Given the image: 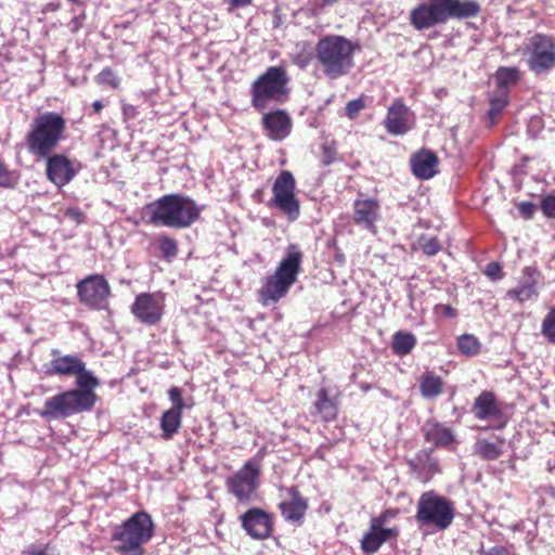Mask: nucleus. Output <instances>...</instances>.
I'll return each mask as SVG.
<instances>
[{
	"instance_id": "obj_1",
	"label": "nucleus",
	"mask_w": 555,
	"mask_h": 555,
	"mask_svg": "<svg viewBox=\"0 0 555 555\" xmlns=\"http://www.w3.org/2000/svg\"><path fill=\"white\" fill-rule=\"evenodd\" d=\"M201 214L202 208L193 198L171 193L147 203L141 210V221L151 225L188 229L199 220Z\"/></svg>"
},
{
	"instance_id": "obj_2",
	"label": "nucleus",
	"mask_w": 555,
	"mask_h": 555,
	"mask_svg": "<svg viewBox=\"0 0 555 555\" xmlns=\"http://www.w3.org/2000/svg\"><path fill=\"white\" fill-rule=\"evenodd\" d=\"M481 11L476 0H427L410 11L409 21L416 30H426L450 20L476 17Z\"/></svg>"
},
{
	"instance_id": "obj_3",
	"label": "nucleus",
	"mask_w": 555,
	"mask_h": 555,
	"mask_svg": "<svg viewBox=\"0 0 555 555\" xmlns=\"http://www.w3.org/2000/svg\"><path fill=\"white\" fill-rule=\"evenodd\" d=\"M357 48L358 44L345 36L325 35L315 43L314 59L326 78L338 79L353 68Z\"/></svg>"
},
{
	"instance_id": "obj_4",
	"label": "nucleus",
	"mask_w": 555,
	"mask_h": 555,
	"mask_svg": "<svg viewBox=\"0 0 555 555\" xmlns=\"http://www.w3.org/2000/svg\"><path fill=\"white\" fill-rule=\"evenodd\" d=\"M304 253L298 245L289 244L285 257L276 267L274 273L269 275L259 289V302L262 306L276 304L284 298L289 288L296 283L301 270Z\"/></svg>"
},
{
	"instance_id": "obj_5",
	"label": "nucleus",
	"mask_w": 555,
	"mask_h": 555,
	"mask_svg": "<svg viewBox=\"0 0 555 555\" xmlns=\"http://www.w3.org/2000/svg\"><path fill=\"white\" fill-rule=\"evenodd\" d=\"M66 119L56 112H46L34 118L25 142L35 157H48L64 139Z\"/></svg>"
},
{
	"instance_id": "obj_6",
	"label": "nucleus",
	"mask_w": 555,
	"mask_h": 555,
	"mask_svg": "<svg viewBox=\"0 0 555 555\" xmlns=\"http://www.w3.org/2000/svg\"><path fill=\"white\" fill-rule=\"evenodd\" d=\"M154 534V522L146 512H137L117 527L112 534L115 551L120 555H143V545Z\"/></svg>"
},
{
	"instance_id": "obj_7",
	"label": "nucleus",
	"mask_w": 555,
	"mask_h": 555,
	"mask_svg": "<svg viewBox=\"0 0 555 555\" xmlns=\"http://www.w3.org/2000/svg\"><path fill=\"white\" fill-rule=\"evenodd\" d=\"M289 76L283 65L269 66L250 85V103L257 111L264 109L270 103H282L289 95Z\"/></svg>"
},
{
	"instance_id": "obj_8",
	"label": "nucleus",
	"mask_w": 555,
	"mask_h": 555,
	"mask_svg": "<svg viewBox=\"0 0 555 555\" xmlns=\"http://www.w3.org/2000/svg\"><path fill=\"white\" fill-rule=\"evenodd\" d=\"M414 517L420 528L444 531L454 520V503L435 490L425 491L417 501Z\"/></svg>"
},
{
	"instance_id": "obj_9",
	"label": "nucleus",
	"mask_w": 555,
	"mask_h": 555,
	"mask_svg": "<svg viewBox=\"0 0 555 555\" xmlns=\"http://www.w3.org/2000/svg\"><path fill=\"white\" fill-rule=\"evenodd\" d=\"M527 66L535 75L548 73L555 68V37L537 33L528 39L524 49Z\"/></svg>"
},
{
	"instance_id": "obj_10",
	"label": "nucleus",
	"mask_w": 555,
	"mask_h": 555,
	"mask_svg": "<svg viewBox=\"0 0 555 555\" xmlns=\"http://www.w3.org/2000/svg\"><path fill=\"white\" fill-rule=\"evenodd\" d=\"M296 180L289 170H282L272 185V197L268 202L270 208L283 212L289 221L300 215V202L296 196Z\"/></svg>"
},
{
	"instance_id": "obj_11",
	"label": "nucleus",
	"mask_w": 555,
	"mask_h": 555,
	"mask_svg": "<svg viewBox=\"0 0 555 555\" xmlns=\"http://www.w3.org/2000/svg\"><path fill=\"white\" fill-rule=\"evenodd\" d=\"M83 391L75 389L63 391L46 400L43 410L39 413L43 418H66L92 410Z\"/></svg>"
},
{
	"instance_id": "obj_12",
	"label": "nucleus",
	"mask_w": 555,
	"mask_h": 555,
	"mask_svg": "<svg viewBox=\"0 0 555 555\" xmlns=\"http://www.w3.org/2000/svg\"><path fill=\"white\" fill-rule=\"evenodd\" d=\"M260 476V463L256 460H249L235 474L227 478V490L240 503H248L259 488Z\"/></svg>"
},
{
	"instance_id": "obj_13",
	"label": "nucleus",
	"mask_w": 555,
	"mask_h": 555,
	"mask_svg": "<svg viewBox=\"0 0 555 555\" xmlns=\"http://www.w3.org/2000/svg\"><path fill=\"white\" fill-rule=\"evenodd\" d=\"M77 297L80 304L91 310L106 308L112 288L102 274H90L76 284Z\"/></svg>"
},
{
	"instance_id": "obj_14",
	"label": "nucleus",
	"mask_w": 555,
	"mask_h": 555,
	"mask_svg": "<svg viewBox=\"0 0 555 555\" xmlns=\"http://www.w3.org/2000/svg\"><path fill=\"white\" fill-rule=\"evenodd\" d=\"M165 307V295L162 292H144L134 297L130 310L141 324L154 326L162 321Z\"/></svg>"
},
{
	"instance_id": "obj_15",
	"label": "nucleus",
	"mask_w": 555,
	"mask_h": 555,
	"mask_svg": "<svg viewBox=\"0 0 555 555\" xmlns=\"http://www.w3.org/2000/svg\"><path fill=\"white\" fill-rule=\"evenodd\" d=\"M470 412L479 421L498 422L494 426L496 429H503L508 423V417L502 409V402L492 390H482L475 398Z\"/></svg>"
},
{
	"instance_id": "obj_16",
	"label": "nucleus",
	"mask_w": 555,
	"mask_h": 555,
	"mask_svg": "<svg viewBox=\"0 0 555 555\" xmlns=\"http://www.w3.org/2000/svg\"><path fill=\"white\" fill-rule=\"evenodd\" d=\"M382 219V207L377 198L365 197L359 193L352 204V221L361 229L377 233V223Z\"/></svg>"
},
{
	"instance_id": "obj_17",
	"label": "nucleus",
	"mask_w": 555,
	"mask_h": 555,
	"mask_svg": "<svg viewBox=\"0 0 555 555\" xmlns=\"http://www.w3.org/2000/svg\"><path fill=\"white\" fill-rule=\"evenodd\" d=\"M240 522L245 532L255 540H266L274 530V517L260 507L248 508L240 516Z\"/></svg>"
},
{
	"instance_id": "obj_18",
	"label": "nucleus",
	"mask_w": 555,
	"mask_h": 555,
	"mask_svg": "<svg viewBox=\"0 0 555 555\" xmlns=\"http://www.w3.org/2000/svg\"><path fill=\"white\" fill-rule=\"evenodd\" d=\"M383 125L389 134L403 135L415 126L414 113L401 98H397L388 107Z\"/></svg>"
},
{
	"instance_id": "obj_19",
	"label": "nucleus",
	"mask_w": 555,
	"mask_h": 555,
	"mask_svg": "<svg viewBox=\"0 0 555 555\" xmlns=\"http://www.w3.org/2000/svg\"><path fill=\"white\" fill-rule=\"evenodd\" d=\"M46 159V175L57 188L67 185L77 175L75 163L65 154H49Z\"/></svg>"
},
{
	"instance_id": "obj_20",
	"label": "nucleus",
	"mask_w": 555,
	"mask_h": 555,
	"mask_svg": "<svg viewBox=\"0 0 555 555\" xmlns=\"http://www.w3.org/2000/svg\"><path fill=\"white\" fill-rule=\"evenodd\" d=\"M287 498L279 503L281 515L285 521L293 525H301L309 508L308 499L299 491L297 486L285 490Z\"/></svg>"
},
{
	"instance_id": "obj_21",
	"label": "nucleus",
	"mask_w": 555,
	"mask_h": 555,
	"mask_svg": "<svg viewBox=\"0 0 555 555\" xmlns=\"http://www.w3.org/2000/svg\"><path fill=\"white\" fill-rule=\"evenodd\" d=\"M400 535L398 527L386 528L370 521L369 530L360 540V547L365 554H374L379 551L384 543L397 541Z\"/></svg>"
},
{
	"instance_id": "obj_22",
	"label": "nucleus",
	"mask_w": 555,
	"mask_h": 555,
	"mask_svg": "<svg viewBox=\"0 0 555 555\" xmlns=\"http://www.w3.org/2000/svg\"><path fill=\"white\" fill-rule=\"evenodd\" d=\"M542 279L541 271L532 266H527L521 271L518 285L507 291V297L520 304L538 296V284Z\"/></svg>"
},
{
	"instance_id": "obj_23",
	"label": "nucleus",
	"mask_w": 555,
	"mask_h": 555,
	"mask_svg": "<svg viewBox=\"0 0 555 555\" xmlns=\"http://www.w3.org/2000/svg\"><path fill=\"white\" fill-rule=\"evenodd\" d=\"M261 125L267 137L273 141H283L291 134L293 128L292 118L284 109L263 114Z\"/></svg>"
},
{
	"instance_id": "obj_24",
	"label": "nucleus",
	"mask_w": 555,
	"mask_h": 555,
	"mask_svg": "<svg viewBox=\"0 0 555 555\" xmlns=\"http://www.w3.org/2000/svg\"><path fill=\"white\" fill-rule=\"evenodd\" d=\"M312 408L311 415L313 417L324 423L334 422L337 420L339 412L338 395L331 396L326 387H321L315 393Z\"/></svg>"
},
{
	"instance_id": "obj_25",
	"label": "nucleus",
	"mask_w": 555,
	"mask_h": 555,
	"mask_svg": "<svg viewBox=\"0 0 555 555\" xmlns=\"http://www.w3.org/2000/svg\"><path fill=\"white\" fill-rule=\"evenodd\" d=\"M439 159L435 152L421 149L410 159L412 173L421 179L428 180L438 173Z\"/></svg>"
},
{
	"instance_id": "obj_26",
	"label": "nucleus",
	"mask_w": 555,
	"mask_h": 555,
	"mask_svg": "<svg viewBox=\"0 0 555 555\" xmlns=\"http://www.w3.org/2000/svg\"><path fill=\"white\" fill-rule=\"evenodd\" d=\"M51 354L53 359L46 365V375L74 376L82 371L83 361L81 359L70 354L60 356L57 349H53Z\"/></svg>"
},
{
	"instance_id": "obj_27",
	"label": "nucleus",
	"mask_w": 555,
	"mask_h": 555,
	"mask_svg": "<svg viewBox=\"0 0 555 555\" xmlns=\"http://www.w3.org/2000/svg\"><path fill=\"white\" fill-rule=\"evenodd\" d=\"M418 388L423 398L433 400L442 395L444 380L434 371H426L418 377Z\"/></svg>"
},
{
	"instance_id": "obj_28",
	"label": "nucleus",
	"mask_w": 555,
	"mask_h": 555,
	"mask_svg": "<svg viewBox=\"0 0 555 555\" xmlns=\"http://www.w3.org/2000/svg\"><path fill=\"white\" fill-rule=\"evenodd\" d=\"M183 411L176 409H168L163 412L159 420V427L162 429L160 437L164 440H171L177 435L182 426Z\"/></svg>"
},
{
	"instance_id": "obj_29",
	"label": "nucleus",
	"mask_w": 555,
	"mask_h": 555,
	"mask_svg": "<svg viewBox=\"0 0 555 555\" xmlns=\"http://www.w3.org/2000/svg\"><path fill=\"white\" fill-rule=\"evenodd\" d=\"M76 376V383L78 385V389H75L76 391H83L88 397V403L93 408L98 396L94 392V389L99 386V380L96 377L93 376V374L86 369L85 362H82V371L75 374Z\"/></svg>"
},
{
	"instance_id": "obj_30",
	"label": "nucleus",
	"mask_w": 555,
	"mask_h": 555,
	"mask_svg": "<svg viewBox=\"0 0 555 555\" xmlns=\"http://www.w3.org/2000/svg\"><path fill=\"white\" fill-rule=\"evenodd\" d=\"M417 344L414 334L405 331H398L392 335L391 351L398 357H404L412 352Z\"/></svg>"
},
{
	"instance_id": "obj_31",
	"label": "nucleus",
	"mask_w": 555,
	"mask_h": 555,
	"mask_svg": "<svg viewBox=\"0 0 555 555\" xmlns=\"http://www.w3.org/2000/svg\"><path fill=\"white\" fill-rule=\"evenodd\" d=\"M498 443L490 442L487 439H479L475 443V453L480 459L485 461H494L498 460L502 454V444L505 442V439L502 437H498Z\"/></svg>"
},
{
	"instance_id": "obj_32",
	"label": "nucleus",
	"mask_w": 555,
	"mask_h": 555,
	"mask_svg": "<svg viewBox=\"0 0 555 555\" xmlns=\"http://www.w3.org/2000/svg\"><path fill=\"white\" fill-rule=\"evenodd\" d=\"M425 440L436 447H448L454 442V435L450 428L436 423L426 430Z\"/></svg>"
},
{
	"instance_id": "obj_33",
	"label": "nucleus",
	"mask_w": 555,
	"mask_h": 555,
	"mask_svg": "<svg viewBox=\"0 0 555 555\" xmlns=\"http://www.w3.org/2000/svg\"><path fill=\"white\" fill-rule=\"evenodd\" d=\"M509 102V91H494V94L491 96L489 104L490 108L488 111V118L490 119L491 126L495 125L500 119L502 113L506 108Z\"/></svg>"
},
{
	"instance_id": "obj_34",
	"label": "nucleus",
	"mask_w": 555,
	"mask_h": 555,
	"mask_svg": "<svg viewBox=\"0 0 555 555\" xmlns=\"http://www.w3.org/2000/svg\"><path fill=\"white\" fill-rule=\"evenodd\" d=\"M519 79L518 68L501 66L495 73V91H509V87L517 85Z\"/></svg>"
},
{
	"instance_id": "obj_35",
	"label": "nucleus",
	"mask_w": 555,
	"mask_h": 555,
	"mask_svg": "<svg viewBox=\"0 0 555 555\" xmlns=\"http://www.w3.org/2000/svg\"><path fill=\"white\" fill-rule=\"evenodd\" d=\"M157 243L162 257L165 261L171 262L178 256L179 246L177 240L173 237L162 234L158 236Z\"/></svg>"
},
{
	"instance_id": "obj_36",
	"label": "nucleus",
	"mask_w": 555,
	"mask_h": 555,
	"mask_svg": "<svg viewBox=\"0 0 555 555\" xmlns=\"http://www.w3.org/2000/svg\"><path fill=\"white\" fill-rule=\"evenodd\" d=\"M457 348L462 354L474 357L480 352L481 344L474 335L464 334L457 338Z\"/></svg>"
},
{
	"instance_id": "obj_37",
	"label": "nucleus",
	"mask_w": 555,
	"mask_h": 555,
	"mask_svg": "<svg viewBox=\"0 0 555 555\" xmlns=\"http://www.w3.org/2000/svg\"><path fill=\"white\" fill-rule=\"evenodd\" d=\"M541 334L550 344L555 345V307L545 314L541 324Z\"/></svg>"
},
{
	"instance_id": "obj_38",
	"label": "nucleus",
	"mask_w": 555,
	"mask_h": 555,
	"mask_svg": "<svg viewBox=\"0 0 555 555\" xmlns=\"http://www.w3.org/2000/svg\"><path fill=\"white\" fill-rule=\"evenodd\" d=\"M95 82L100 86H107L112 89H118L120 86V78L111 67H104L95 76Z\"/></svg>"
},
{
	"instance_id": "obj_39",
	"label": "nucleus",
	"mask_w": 555,
	"mask_h": 555,
	"mask_svg": "<svg viewBox=\"0 0 555 555\" xmlns=\"http://www.w3.org/2000/svg\"><path fill=\"white\" fill-rule=\"evenodd\" d=\"M321 163L323 166L332 165L337 158V143L335 140L325 141L321 144Z\"/></svg>"
},
{
	"instance_id": "obj_40",
	"label": "nucleus",
	"mask_w": 555,
	"mask_h": 555,
	"mask_svg": "<svg viewBox=\"0 0 555 555\" xmlns=\"http://www.w3.org/2000/svg\"><path fill=\"white\" fill-rule=\"evenodd\" d=\"M420 246L423 253L427 256H435L441 250V243L438 237H424L420 238Z\"/></svg>"
},
{
	"instance_id": "obj_41",
	"label": "nucleus",
	"mask_w": 555,
	"mask_h": 555,
	"mask_svg": "<svg viewBox=\"0 0 555 555\" xmlns=\"http://www.w3.org/2000/svg\"><path fill=\"white\" fill-rule=\"evenodd\" d=\"M364 107H365V102H364L363 96L351 100L347 103V105L345 107L346 116L349 119L353 120L358 117V115Z\"/></svg>"
},
{
	"instance_id": "obj_42",
	"label": "nucleus",
	"mask_w": 555,
	"mask_h": 555,
	"mask_svg": "<svg viewBox=\"0 0 555 555\" xmlns=\"http://www.w3.org/2000/svg\"><path fill=\"white\" fill-rule=\"evenodd\" d=\"M168 396H169V399L172 403L171 408L170 409H176V410H179V411H184L185 409V402H184V399L182 397V391L179 387H171L169 390H168Z\"/></svg>"
},
{
	"instance_id": "obj_43",
	"label": "nucleus",
	"mask_w": 555,
	"mask_h": 555,
	"mask_svg": "<svg viewBox=\"0 0 555 555\" xmlns=\"http://www.w3.org/2000/svg\"><path fill=\"white\" fill-rule=\"evenodd\" d=\"M312 53L308 50L302 49L301 51L292 55V63L299 68H306L312 61Z\"/></svg>"
},
{
	"instance_id": "obj_44",
	"label": "nucleus",
	"mask_w": 555,
	"mask_h": 555,
	"mask_svg": "<svg viewBox=\"0 0 555 555\" xmlns=\"http://www.w3.org/2000/svg\"><path fill=\"white\" fill-rule=\"evenodd\" d=\"M399 514H400L399 508H386L379 515L372 517L370 519V521L385 527V524L388 520L396 518Z\"/></svg>"
},
{
	"instance_id": "obj_45",
	"label": "nucleus",
	"mask_w": 555,
	"mask_h": 555,
	"mask_svg": "<svg viewBox=\"0 0 555 555\" xmlns=\"http://www.w3.org/2000/svg\"><path fill=\"white\" fill-rule=\"evenodd\" d=\"M541 210L547 218L555 219V195H547L541 201Z\"/></svg>"
},
{
	"instance_id": "obj_46",
	"label": "nucleus",
	"mask_w": 555,
	"mask_h": 555,
	"mask_svg": "<svg viewBox=\"0 0 555 555\" xmlns=\"http://www.w3.org/2000/svg\"><path fill=\"white\" fill-rule=\"evenodd\" d=\"M13 185V175L9 170L8 166L0 158V186L11 188Z\"/></svg>"
},
{
	"instance_id": "obj_47",
	"label": "nucleus",
	"mask_w": 555,
	"mask_h": 555,
	"mask_svg": "<svg viewBox=\"0 0 555 555\" xmlns=\"http://www.w3.org/2000/svg\"><path fill=\"white\" fill-rule=\"evenodd\" d=\"M485 274L494 281L501 280L504 276L502 266L496 261L489 262L486 266Z\"/></svg>"
},
{
	"instance_id": "obj_48",
	"label": "nucleus",
	"mask_w": 555,
	"mask_h": 555,
	"mask_svg": "<svg viewBox=\"0 0 555 555\" xmlns=\"http://www.w3.org/2000/svg\"><path fill=\"white\" fill-rule=\"evenodd\" d=\"M434 312L437 315H442V317L449 318V319L456 318V315H457V311L455 308H453L450 305H443V304L436 305L434 308Z\"/></svg>"
},
{
	"instance_id": "obj_49",
	"label": "nucleus",
	"mask_w": 555,
	"mask_h": 555,
	"mask_svg": "<svg viewBox=\"0 0 555 555\" xmlns=\"http://www.w3.org/2000/svg\"><path fill=\"white\" fill-rule=\"evenodd\" d=\"M517 208L520 216L526 220L531 219L535 211V205L531 202H521L518 204Z\"/></svg>"
},
{
	"instance_id": "obj_50",
	"label": "nucleus",
	"mask_w": 555,
	"mask_h": 555,
	"mask_svg": "<svg viewBox=\"0 0 555 555\" xmlns=\"http://www.w3.org/2000/svg\"><path fill=\"white\" fill-rule=\"evenodd\" d=\"M64 216L76 223H82L86 219L85 214L77 207L67 208L64 212Z\"/></svg>"
},
{
	"instance_id": "obj_51",
	"label": "nucleus",
	"mask_w": 555,
	"mask_h": 555,
	"mask_svg": "<svg viewBox=\"0 0 555 555\" xmlns=\"http://www.w3.org/2000/svg\"><path fill=\"white\" fill-rule=\"evenodd\" d=\"M482 555H509V552L505 546H494L482 552Z\"/></svg>"
},
{
	"instance_id": "obj_52",
	"label": "nucleus",
	"mask_w": 555,
	"mask_h": 555,
	"mask_svg": "<svg viewBox=\"0 0 555 555\" xmlns=\"http://www.w3.org/2000/svg\"><path fill=\"white\" fill-rule=\"evenodd\" d=\"M253 0H230V4L232 8H245L249 5Z\"/></svg>"
},
{
	"instance_id": "obj_53",
	"label": "nucleus",
	"mask_w": 555,
	"mask_h": 555,
	"mask_svg": "<svg viewBox=\"0 0 555 555\" xmlns=\"http://www.w3.org/2000/svg\"><path fill=\"white\" fill-rule=\"evenodd\" d=\"M104 105L101 101L96 100L92 103V109L94 114H100L103 109Z\"/></svg>"
},
{
	"instance_id": "obj_54",
	"label": "nucleus",
	"mask_w": 555,
	"mask_h": 555,
	"mask_svg": "<svg viewBox=\"0 0 555 555\" xmlns=\"http://www.w3.org/2000/svg\"><path fill=\"white\" fill-rule=\"evenodd\" d=\"M67 1H68V2H73V3H75V2H77L78 0H67Z\"/></svg>"
}]
</instances>
